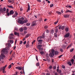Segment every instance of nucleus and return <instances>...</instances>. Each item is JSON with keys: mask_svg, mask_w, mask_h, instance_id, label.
<instances>
[{"mask_svg": "<svg viewBox=\"0 0 75 75\" xmlns=\"http://www.w3.org/2000/svg\"><path fill=\"white\" fill-rule=\"evenodd\" d=\"M2 54H1V55L0 56V61L1 60V59H3L5 57V56L4 54H6L8 52V51L6 49H4L2 50L1 51Z\"/></svg>", "mask_w": 75, "mask_h": 75, "instance_id": "f257e3e1", "label": "nucleus"}, {"mask_svg": "<svg viewBox=\"0 0 75 75\" xmlns=\"http://www.w3.org/2000/svg\"><path fill=\"white\" fill-rule=\"evenodd\" d=\"M55 50L53 49L51 51V52H50L49 54L50 56V57H52L54 56V52Z\"/></svg>", "mask_w": 75, "mask_h": 75, "instance_id": "f03ea898", "label": "nucleus"}, {"mask_svg": "<svg viewBox=\"0 0 75 75\" xmlns=\"http://www.w3.org/2000/svg\"><path fill=\"white\" fill-rule=\"evenodd\" d=\"M24 20V18H21L19 19L18 22H20V24H23L24 23V21H23Z\"/></svg>", "mask_w": 75, "mask_h": 75, "instance_id": "7ed1b4c3", "label": "nucleus"}, {"mask_svg": "<svg viewBox=\"0 0 75 75\" xmlns=\"http://www.w3.org/2000/svg\"><path fill=\"white\" fill-rule=\"evenodd\" d=\"M14 11L13 10L11 11L10 12V13H7V15L8 16H11V15H13L14 13Z\"/></svg>", "mask_w": 75, "mask_h": 75, "instance_id": "20e7f679", "label": "nucleus"}, {"mask_svg": "<svg viewBox=\"0 0 75 75\" xmlns=\"http://www.w3.org/2000/svg\"><path fill=\"white\" fill-rule=\"evenodd\" d=\"M18 15V13L17 11H16L14 15L12 16V17L13 18H16L17 17Z\"/></svg>", "mask_w": 75, "mask_h": 75, "instance_id": "39448f33", "label": "nucleus"}, {"mask_svg": "<svg viewBox=\"0 0 75 75\" xmlns=\"http://www.w3.org/2000/svg\"><path fill=\"white\" fill-rule=\"evenodd\" d=\"M16 69H18L20 70H21L22 69H23V70L24 69V67H21L20 66H18L17 67H16Z\"/></svg>", "mask_w": 75, "mask_h": 75, "instance_id": "423d86ee", "label": "nucleus"}, {"mask_svg": "<svg viewBox=\"0 0 75 75\" xmlns=\"http://www.w3.org/2000/svg\"><path fill=\"white\" fill-rule=\"evenodd\" d=\"M32 26H35L36 25V21H33V23H32Z\"/></svg>", "mask_w": 75, "mask_h": 75, "instance_id": "0eeeda50", "label": "nucleus"}, {"mask_svg": "<svg viewBox=\"0 0 75 75\" xmlns=\"http://www.w3.org/2000/svg\"><path fill=\"white\" fill-rule=\"evenodd\" d=\"M70 35V34L69 33H68L66 34L65 35H64V37L65 38H68Z\"/></svg>", "mask_w": 75, "mask_h": 75, "instance_id": "6e6552de", "label": "nucleus"}, {"mask_svg": "<svg viewBox=\"0 0 75 75\" xmlns=\"http://www.w3.org/2000/svg\"><path fill=\"white\" fill-rule=\"evenodd\" d=\"M69 15L67 14H66L65 15H64V17L66 18H68L69 17Z\"/></svg>", "mask_w": 75, "mask_h": 75, "instance_id": "1a4fd4ad", "label": "nucleus"}, {"mask_svg": "<svg viewBox=\"0 0 75 75\" xmlns=\"http://www.w3.org/2000/svg\"><path fill=\"white\" fill-rule=\"evenodd\" d=\"M30 6L29 4H28V8L26 11L27 12H28L30 10Z\"/></svg>", "mask_w": 75, "mask_h": 75, "instance_id": "9d476101", "label": "nucleus"}, {"mask_svg": "<svg viewBox=\"0 0 75 75\" xmlns=\"http://www.w3.org/2000/svg\"><path fill=\"white\" fill-rule=\"evenodd\" d=\"M45 37L44 36H40V37H38L37 38V40H38L39 39H41L42 38H44Z\"/></svg>", "mask_w": 75, "mask_h": 75, "instance_id": "9b49d317", "label": "nucleus"}, {"mask_svg": "<svg viewBox=\"0 0 75 75\" xmlns=\"http://www.w3.org/2000/svg\"><path fill=\"white\" fill-rule=\"evenodd\" d=\"M7 67V65H6L4 67H1V69L2 70H5V69L6 68V67Z\"/></svg>", "mask_w": 75, "mask_h": 75, "instance_id": "f8f14e48", "label": "nucleus"}, {"mask_svg": "<svg viewBox=\"0 0 75 75\" xmlns=\"http://www.w3.org/2000/svg\"><path fill=\"white\" fill-rule=\"evenodd\" d=\"M31 34L28 33L26 35V36H25V38H28L29 36H30L31 35Z\"/></svg>", "mask_w": 75, "mask_h": 75, "instance_id": "ddd939ff", "label": "nucleus"}, {"mask_svg": "<svg viewBox=\"0 0 75 75\" xmlns=\"http://www.w3.org/2000/svg\"><path fill=\"white\" fill-rule=\"evenodd\" d=\"M14 34L15 35H17L18 36H19V34L18 33H17V32H15L14 33Z\"/></svg>", "mask_w": 75, "mask_h": 75, "instance_id": "4468645a", "label": "nucleus"}, {"mask_svg": "<svg viewBox=\"0 0 75 75\" xmlns=\"http://www.w3.org/2000/svg\"><path fill=\"white\" fill-rule=\"evenodd\" d=\"M42 47V45H39L38 46H37V47L38 49H39L41 48V47Z\"/></svg>", "mask_w": 75, "mask_h": 75, "instance_id": "2eb2a0df", "label": "nucleus"}, {"mask_svg": "<svg viewBox=\"0 0 75 75\" xmlns=\"http://www.w3.org/2000/svg\"><path fill=\"white\" fill-rule=\"evenodd\" d=\"M7 45L8 46V47H9L11 46V44H10V43H7V44H6V46Z\"/></svg>", "mask_w": 75, "mask_h": 75, "instance_id": "dca6fc26", "label": "nucleus"}, {"mask_svg": "<svg viewBox=\"0 0 75 75\" xmlns=\"http://www.w3.org/2000/svg\"><path fill=\"white\" fill-rule=\"evenodd\" d=\"M72 11H70L69 10H67L66 11V13H72Z\"/></svg>", "mask_w": 75, "mask_h": 75, "instance_id": "f3484780", "label": "nucleus"}, {"mask_svg": "<svg viewBox=\"0 0 75 75\" xmlns=\"http://www.w3.org/2000/svg\"><path fill=\"white\" fill-rule=\"evenodd\" d=\"M0 12H1L2 13H4V11H3V9L2 8H0Z\"/></svg>", "mask_w": 75, "mask_h": 75, "instance_id": "a211bd4d", "label": "nucleus"}, {"mask_svg": "<svg viewBox=\"0 0 75 75\" xmlns=\"http://www.w3.org/2000/svg\"><path fill=\"white\" fill-rule=\"evenodd\" d=\"M56 13H57L58 15H61L62 13L61 12L58 11H56Z\"/></svg>", "mask_w": 75, "mask_h": 75, "instance_id": "6ab92c4d", "label": "nucleus"}, {"mask_svg": "<svg viewBox=\"0 0 75 75\" xmlns=\"http://www.w3.org/2000/svg\"><path fill=\"white\" fill-rule=\"evenodd\" d=\"M7 7L9 8H14V7L12 6L8 5Z\"/></svg>", "mask_w": 75, "mask_h": 75, "instance_id": "aec40b11", "label": "nucleus"}, {"mask_svg": "<svg viewBox=\"0 0 75 75\" xmlns=\"http://www.w3.org/2000/svg\"><path fill=\"white\" fill-rule=\"evenodd\" d=\"M46 59L47 60V61L48 62H50V59L49 58V57H47Z\"/></svg>", "mask_w": 75, "mask_h": 75, "instance_id": "412c9836", "label": "nucleus"}, {"mask_svg": "<svg viewBox=\"0 0 75 75\" xmlns=\"http://www.w3.org/2000/svg\"><path fill=\"white\" fill-rule=\"evenodd\" d=\"M65 31L67 32H68L69 31V29L68 27H66L65 29Z\"/></svg>", "mask_w": 75, "mask_h": 75, "instance_id": "4be33fe9", "label": "nucleus"}, {"mask_svg": "<svg viewBox=\"0 0 75 75\" xmlns=\"http://www.w3.org/2000/svg\"><path fill=\"white\" fill-rule=\"evenodd\" d=\"M54 54L56 55H57L59 54V52L58 51H55L54 52Z\"/></svg>", "mask_w": 75, "mask_h": 75, "instance_id": "5701e85b", "label": "nucleus"}, {"mask_svg": "<svg viewBox=\"0 0 75 75\" xmlns=\"http://www.w3.org/2000/svg\"><path fill=\"white\" fill-rule=\"evenodd\" d=\"M9 38L10 39H13V37L12 36L9 35Z\"/></svg>", "mask_w": 75, "mask_h": 75, "instance_id": "b1692460", "label": "nucleus"}, {"mask_svg": "<svg viewBox=\"0 0 75 75\" xmlns=\"http://www.w3.org/2000/svg\"><path fill=\"white\" fill-rule=\"evenodd\" d=\"M28 22V20L27 19L23 21V22L24 23H26Z\"/></svg>", "mask_w": 75, "mask_h": 75, "instance_id": "393cba45", "label": "nucleus"}, {"mask_svg": "<svg viewBox=\"0 0 75 75\" xmlns=\"http://www.w3.org/2000/svg\"><path fill=\"white\" fill-rule=\"evenodd\" d=\"M38 42H42L43 41V40L42 39H40L38 40Z\"/></svg>", "mask_w": 75, "mask_h": 75, "instance_id": "a878e982", "label": "nucleus"}, {"mask_svg": "<svg viewBox=\"0 0 75 75\" xmlns=\"http://www.w3.org/2000/svg\"><path fill=\"white\" fill-rule=\"evenodd\" d=\"M55 31L56 33H58V28H56L55 30Z\"/></svg>", "mask_w": 75, "mask_h": 75, "instance_id": "bb28decb", "label": "nucleus"}, {"mask_svg": "<svg viewBox=\"0 0 75 75\" xmlns=\"http://www.w3.org/2000/svg\"><path fill=\"white\" fill-rule=\"evenodd\" d=\"M19 30L21 32H23V28H20V29H19Z\"/></svg>", "mask_w": 75, "mask_h": 75, "instance_id": "cd10ccee", "label": "nucleus"}, {"mask_svg": "<svg viewBox=\"0 0 75 75\" xmlns=\"http://www.w3.org/2000/svg\"><path fill=\"white\" fill-rule=\"evenodd\" d=\"M30 47L29 44H26V48H28Z\"/></svg>", "mask_w": 75, "mask_h": 75, "instance_id": "c85d7f7f", "label": "nucleus"}, {"mask_svg": "<svg viewBox=\"0 0 75 75\" xmlns=\"http://www.w3.org/2000/svg\"><path fill=\"white\" fill-rule=\"evenodd\" d=\"M65 28V27L64 26H62V27H61V29L62 30H64V29Z\"/></svg>", "mask_w": 75, "mask_h": 75, "instance_id": "c756f323", "label": "nucleus"}, {"mask_svg": "<svg viewBox=\"0 0 75 75\" xmlns=\"http://www.w3.org/2000/svg\"><path fill=\"white\" fill-rule=\"evenodd\" d=\"M66 46L64 45H63L62 47V48L64 49L66 48Z\"/></svg>", "mask_w": 75, "mask_h": 75, "instance_id": "7c9ffc66", "label": "nucleus"}, {"mask_svg": "<svg viewBox=\"0 0 75 75\" xmlns=\"http://www.w3.org/2000/svg\"><path fill=\"white\" fill-rule=\"evenodd\" d=\"M30 25V23H27L26 24V25L27 26H29Z\"/></svg>", "mask_w": 75, "mask_h": 75, "instance_id": "2f4dec72", "label": "nucleus"}, {"mask_svg": "<svg viewBox=\"0 0 75 75\" xmlns=\"http://www.w3.org/2000/svg\"><path fill=\"white\" fill-rule=\"evenodd\" d=\"M58 23V20H57L56 22H55L54 23V25H56Z\"/></svg>", "mask_w": 75, "mask_h": 75, "instance_id": "473e14b6", "label": "nucleus"}, {"mask_svg": "<svg viewBox=\"0 0 75 75\" xmlns=\"http://www.w3.org/2000/svg\"><path fill=\"white\" fill-rule=\"evenodd\" d=\"M74 60L73 59H71V62L73 64H74Z\"/></svg>", "mask_w": 75, "mask_h": 75, "instance_id": "72a5a7b5", "label": "nucleus"}, {"mask_svg": "<svg viewBox=\"0 0 75 75\" xmlns=\"http://www.w3.org/2000/svg\"><path fill=\"white\" fill-rule=\"evenodd\" d=\"M68 64H69V65L71 66V65L72 64H71V62H68Z\"/></svg>", "mask_w": 75, "mask_h": 75, "instance_id": "f704fd0d", "label": "nucleus"}, {"mask_svg": "<svg viewBox=\"0 0 75 75\" xmlns=\"http://www.w3.org/2000/svg\"><path fill=\"white\" fill-rule=\"evenodd\" d=\"M35 40H34L33 41V42H32V44L33 45V44L35 42Z\"/></svg>", "mask_w": 75, "mask_h": 75, "instance_id": "c9c22d12", "label": "nucleus"}, {"mask_svg": "<svg viewBox=\"0 0 75 75\" xmlns=\"http://www.w3.org/2000/svg\"><path fill=\"white\" fill-rule=\"evenodd\" d=\"M40 53L41 54H44V52L43 51H41L40 52Z\"/></svg>", "mask_w": 75, "mask_h": 75, "instance_id": "e433bc0d", "label": "nucleus"}, {"mask_svg": "<svg viewBox=\"0 0 75 75\" xmlns=\"http://www.w3.org/2000/svg\"><path fill=\"white\" fill-rule=\"evenodd\" d=\"M54 35L55 37L56 38L57 37V33H54Z\"/></svg>", "mask_w": 75, "mask_h": 75, "instance_id": "4c0bfd02", "label": "nucleus"}, {"mask_svg": "<svg viewBox=\"0 0 75 75\" xmlns=\"http://www.w3.org/2000/svg\"><path fill=\"white\" fill-rule=\"evenodd\" d=\"M8 11H9V10L8 9H7L6 11V13H8Z\"/></svg>", "mask_w": 75, "mask_h": 75, "instance_id": "58836bf2", "label": "nucleus"}, {"mask_svg": "<svg viewBox=\"0 0 75 75\" xmlns=\"http://www.w3.org/2000/svg\"><path fill=\"white\" fill-rule=\"evenodd\" d=\"M46 32L47 33H50V31L49 30H46Z\"/></svg>", "mask_w": 75, "mask_h": 75, "instance_id": "ea45409f", "label": "nucleus"}, {"mask_svg": "<svg viewBox=\"0 0 75 75\" xmlns=\"http://www.w3.org/2000/svg\"><path fill=\"white\" fill-rule=\"evenodd\" d=\"M38 50H39L40 51H42L43 50V49L42 48H40V49H39Z\"/></svg>", "mask_w": 75, "mask_h": 75, "instance_id": "a19ab883", "label": "nucleus"}, {"mask_svg": "<svg viewBox=\"0 0 75 75\" xmlns=\"http://www.w3.org/2000/svg\"><path fill=\"white\" fill-rule=\"evenodd\" d=\"M40 65V64L39 63H37L36 64V66H39Z\"/></svg>", "mask_w": 75, "mask_h": 75, "instance_id": "79ce46f5", "label": "nucleus"}, {"mask_svg": "<svg viewBox=\"0 0 75 75\" xmlns=\"http://www.w3.org/2000/svg\"><path fill=\"white\" fill-rule=\"evenodd\" d=\"M53 6H54L53 4H51L50 5V7H53Z\"/></svg>", "mask_w": 75, "mask_h": 75, "instance_id": "37998d69", "label": "nucleus"}, {"mask_svg": "<svg viewBox=\"0 0 75 75\" xmlns=\"http://www.w3.org/2000/svg\"><path fill=\"white\" fill-rule=\"evenodd\" d=\"M10 42L11 44L13 43V40H10Z\"/></svg>", "mask_w": 75, "mask_h": 75, "instance_id": "c03bdc74", "label": "nucleus"}, {"mask_svg": "<svg viewBox=\"0 0 75 75\" xmlns=\"http://www.w3.org/2000/svg\"><path fill=\"white\" fill-rule=\"evenodd\" d=\"M14 30H16V31H18V29L16 27L15 28Z\"/></svg>", "mask_w": 75, "mask_h": 75, "instance_id": "a18cd8bd", "label": "nucleus"}, {"mask_svg": "<svg viewBox=\"0 0 75 75\" xmlns=\"http://www.w3.org/2000/svg\"><path fill=\"white\" fill-rule=\"evenodd\" d=\"M6 8H4L3 9V11H6Z\"/></svg>", "mask_w": 75, "mask_h": 75, "instance_id": "49530a36", "label": "nucleus"}, {"mask_svg": "<svg viewBox=\"0 0 75 75\" xmlns=\"http://www.w3.org/2000/svg\"><path fill=\"white\" fill-rule=\"evenodd\" d=\"M23 29L25 30H27V28L26 27H23Z\"/></svg>", "mask_w": 75, "mask_h": 75, "instance_id": "de8ad7c7", "label": "nucleus"}, {"mask_svg": "<svg viewBox=\"0 0 75 75\" xmlns=\"http://www.w3.org/2000/svg\"><path fill=\"white\" fill-rule=\"evenodd\" d=\"M44 28L45 29H47L48 28V26H47L45 25L44 27Z\"/></svg>", "mask_w": 75, "mask_h": 75, "instance_id": "09e8293b", "label": "nucleus"}, {"mask_svg": "<svg viewBox=\"0 0 75 75\" xmlns=\"http://www.w3.org/2000/svg\"><path fill=\"white\" fill-rule=\"evenodd\" d=\"M74 48H73V49H72L71 50H70V52H72V51L74 50Z\"/></svg>", "mask_w": 75, "mask_h": 75, "instance_id": "8fccbe9b", "label": "nucleus"}, {"mask_svg": "<svg viewBox=\"0 0 75 75\" xmlns=\"http://www.w3.org/2000/svg\"><path fill=\"white\" fill-rule=\"evenodd\" d=\"M61 28H62V25H61L59 26V30H60Z\"/></svg>", "mask_w": 75, "mask_h": 75, "instance_id": "3c124183", "label": "nucleus"}, {"mask_svg": "<svg viewBox=\"0 0 75 75\" xmlns=\"http://www.w3.org/2000/svg\"><path fill=\"white\" fill-rule=\"evenodd\" d=\"M46 56L47 57H49V54H46Z\"/></svg>", "mask_w": 75, "mask_h": 75, "instance_id": "603ef678", "label": "nucleus"}, {"mask_svg": "<svg viewBox=\"0 0 75 75\" xmlns=\"http://www.w3.org/2000/svg\"><path fill=\"white\" fill-rule=\"evenodd\" d=\"M49 69H52V66H50L49 67Z\"/></svg>", "mask_w": 75, "mask_h": 75, "instance_id": "864d4df0", "label": "nucleus"}, {"mask_svg": "<svg viewBox=\"0 0 75 75\" xmlns=\"http://www.w3.org/2000/svg\"><path fill=\"white\" fill-rule=\"evenodd\" d=\"M57 68V67H56V66H54L53 67V69H55L56 68Z\"/></svg>", "mask_w": 75, "mask_h": 75, "instance_id": "5fc2aeb1", "label": "nucleus"}, {"mask_svg": "<svg viewBox=\"0 0 75 75\" xmlns=\"http://www.w3.org/2000/svg\"><path fill=\"white\" fill-rule=\"evenodd\" d=\"M11 67V64L8 67V68L9 69H10Z\"/></svg>", "mask_w": 75, "mask_h": 75, "instance_id": "6e6d98bb", "label": "nucleus"}, {"mask_svg": "<svg viewBox=\"0 0 75 75\" xmlns=\"http://www.w3.org/2000/svg\"><path fill=\"white\" fill-rule=\"evenodd\" d=\"M3 72L4 74H5V73H6V71H5L4 70H3Z\"/></svg>", "mask_w": 75, "mask_h": 75, "instance_id": "4d7b16f0", "label": "nucleus"}, {"mask_svg": "<svg viewBox=\"0 0 75 75\" xmlns=\"http://www.w3.org/2000/svg\"><path fill=\"white\" fill-rule=\"evenodd\" d=\"M62 56H63L62 54L60 56H59L58 57L59 58H60L61 57H62Z\"/></svg>", "mask_w": 75, "mask_h": 75, "instance_id": "13d9d810", "label": "nucleus"}, {"mask_svg": "<svg viewBox=\"0 0 75 75\" xmlns=\"http://www.w3.org/2000/svg\"><path fill=\"white\" fill-rule=\"evenodd\" d=\"M62 67L63 69H64L65 68V67L64 65H62Z\"/></svg>", "mask_w": 75, "mask_h": 75, "instance_id": "bf43d9fd", "label": "nucleus"}, {"mask_svg": "<svg viewBox=\"0 0 75 75\" xmlns=\"http://www.w3.org/2000/svg\"><path fill=\"white\" fill-rule=\"evenodd\" d=\"M53 33H54V30H52L51 32V33L52 34Z\"/></svg>", "mask_w": 75, "mask_h": 75, "instance_id": "052dcab7", "label": "nucleus"}, {"mask_svg": "<svg viewBox=\"0 0 75 75\" xmlns=\"http://www.w3.org/2000/svg\"><path fill=\"white\" fill-rule=\"evenodd\" d=\"M60 50L61 52H62L63 51V50L61 48L60 49Z\"/></svg>", "mask_w": 75, "mask_h": 75, "instance_id": "680f3d73", "label": "nucleus"}, {"mask_svg": "<svg viewBox=\"0 0 75 75\" xmlns=\"http://www.w3.org/2000/svg\"><path fill=\"white\" fill-rule=\"evenodd\" d=\"M14 0H11V3H14Z\"/></svg>", "mask_w": 75, "mask_h": 75, "instance_id": "e2e57ef3", "label": "nucleus"}, {"mask_svg": "<svg viewBox=\"0 0 75 75\" xmlns=\"http://www.w3.org/2000/svg\"><path fill=\"white\" fill-rule=\"evenodd\" d=\"M59 74H60V73H61V70H60L59 71Z\"/></svg>", "mask_w": 75, "mask_h": 75, "instance_id": "0e129e2a", "label": "nucleus"}, {"mask_svg": "<svg viewBox=\"0 0 75 75\" xmlns=\"http://www.w3.org/2000/svg\"><path fill=\"white\" fill-rule=\"evenodd\" d=\"M8 1L10 3H11V0H8Z\"/></svg>", "mask_w": 75, "mask_h": 75, "instance_id": "69168bd1", "label": "nucleus"}, {"mask_svg": "<svg viewBox=\"0 0 75 75\" xmlns=\"http://www.w3.org/2000/svg\"><path fill=\"white\" fill-rule=\"evenodd\" d=\"M18 72L17 71L16 72V74H15L16 75H18Z\"/></svg>", "mask_w": 75, "mask_h": 75, "instance_id": "338daca9", "label": "nucleus"}, {"mask_svg": "<svg viewBox=\"0 0 75 75\" xmlns=\"http://www.w3.org/2000/svg\"><path fill=\"white\" fill-rule=\"evenodd\" d=\"M71 47V46L69 45L68 46V47H67V49H68L69 48H70Z\"/></svg>", "mask_w": 75, "mask_h": 75, "instance_id": "774afa93", "label": "nucleus"}]
</instances>
